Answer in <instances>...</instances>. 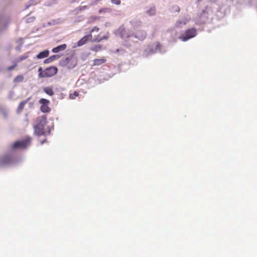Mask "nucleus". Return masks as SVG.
Here are the masks:
<instances>
[{"mask_svg": "<svg viewBox=\"0 0 257 257\" xmlns=\"http://www.w3.org/2000/svg\"><path fill=\"white\" fill-rule=\"evenodd\" d=\"M177 11L178 12H179V8L177 7Z\"/></svg>", "mask_w": 257, "mask_h": 257, "instance_id": "obj_29", "label": "nucleus"}, {"mask_svg": "<svg viewBox=\"0 0 257 257\" xmlns=\"http://www.w3.org/2000/svg\"><path fill=\"white\" fill-rule=\"evenodd\" d=\"M147 13L150 15L153 16L155 14V7H151L148 11Z\"/></svg>", "mask_w": 257, "mask_h": 257, "instance_id": "obj_19", "label": "nucleus"}, {"mask_svg": "<svg viewBox=\"0 0 257 257\" xmlns=\"http://www.w3.org/2000/svg\"><path fill=\"white\" fill-rule=\"evenodd\" d=\"M59 58V56L58 55H52L50 56L49 58L46 59L44 62L45 63L52 62L56 59H58Z\"/></svg>", "mask_w": 257, "mask_h": 257, "instance_id": "obj_17", "label": "nucleus"}, {"mask_svg": "<svg viewBox=\"0 0 257 257\" xmlns=\"http://www.w3.org/2000/svg\"><path fill=\"white\" fill-rule=\"evenodd\" d=\"M67 48V45L65 44H63L62 45H60L54 48L52 52L54 53H58L60 51H63L65 50Z\"/></svg>", "mask_w": 257, "mask_h": 257, "instance_id": "obj_11", "label": "nucleus"}, {"mask_svg": "<svg viewBox=\"0 0 257 257\" xmlns=\"http://www.w3.org/2000/svg\"><path fill=\"white\" fill-rule=\"evenodd\" d=\"M43 91L48 95L52 96L54 94V91L52 88L50 87H45L43 88Z\"/></svg>", "mask_w": 257, "mask_h": 257, "instance_id": "obj_16", "label": "nucleus"}, {"mask_svg": "<svg viewBox=\"0 0 257 257\" xmlns=\"http://www.w3.org/2000/svg\"><path fill=\"white\" fill-rule=\"evenodd\" d=\"M39 103L41 104L40 110L44 113H48L51 111V108L49 106L50 101L45 98H41L39 100Z\"/></svg>", "mask_w": 257, "mask_h": 257, "instance_id": "obj_6", "label": "nucleus"}, {"mask_svg": "<svg viewBox=\"0 0 257 257\" xmlns=\"http://www.w3.org/2000/svg\"><path fill=\"white\" fill-rule=\"evenodd\" d=\"M106 59L105 58H102L100 59H95L93 61L92 66H99L105 63Z\"/></svg>", "mask_w": 257, "mask_h": 257, "instance_id": "obj_12", "label": "nucleus"}, {"mask_svg": "<svg viewBox=\"0 0 257 257\" xmlns=\"http://www.w3.org/2000/svg\"><path fill=\"white\" fill-rule=\"evenodd\" d=\"M79 95L78 93L76 91H75L73 93L70 94L69 95V97L72 99H75L76 97L78 96Z\"/></svg>", "mask_w": 257, "mask_h": 257, "instance_id": "obj_22", "label": "nucleus"}, {"mask_svg": "<svg viewBox=\"0 0 257 257\" xmlns=\"http://www.w3.org/2000/svg\"><path fill=\"white\" fill-rule=\"evenodd\" d=\"M47 123L46 116H41L37 117L36 124L34 126L35 133L39 136L45 134L44 127Z\"/></svg>", "mask_w": 257, "mask_h": 257, "instance_id": "obj_1", "label": "nucleus"}, {"mask_svg": "<svg viewBox=\"0 0 257 257\" xmlns=\"http://www.w3.org/2000/svg\"><path fill=\"white\" fill-rule=\"evenodd\" d=\"M101 48H102L100 44H98V45H95L93 47H92L90 48V49H91V50H92L93 51L97 52L98 51L101 50Z\"/></svg>", "mask_w": 257, "mask_h": 257, "instance_id": "obj_18", "label": "nucleus"}, {"mask_svg": "<svg viewBox=\"0 0 257 257\" xmlns=\"http://www.w3.org/2000/svg\"><path fill=\"white\" fill-rule=\"evenodd\" d=\"M196 34V30L195 28L189 29L185 31L184 35L180 36L179 39L185 42L195 37Z\"/></svg>", "mask_w": 257, "mask_h": 257, "instance_id": "obj_5", "label": "nucleus"}, {"mask_svg": "<svg viewBox=\"0 0 257 257\" xmlns=\"http://www.w3.org/2000/svg\"><path fill=\"white\" fill-rule=\"evenodd\" d=\"M92 37L91 34H89L87 36H84L83 38H82L77 43V45L78 47H80L83 46V45L85 44L88 40L91 38Z\"/></svg>", "mask_w": 257, "mask_h": 257, "instance_id": "obj_10", "label": "nucleus"}, {"mask_svg": "<svg viewBox=\"0 0 257 257\" xmlns=\"http://www.w3.org/2000/svg\"><path fill=\"white\" fill-rule=\"evenodd\" d=\"M16 66H17V64H15V65H13V66H12L9 67L8 68V69L9 70H12V69H13L15 67H16Z\"/></svg>", "mask_w": 257, "mask_h": 257, "instance_id": "obj_28", "label": "nucleus"}, {"mask_svg": "<svg viewBox=\"0 0 257 257\" xmlns=\"http://www.w3.org/2000/svg\"><path fill=\"white\" fill-rule=\"evenodd\" d=\"M119 34L121 38L125 40L133 36V34L131 35L128 31L124 29H120Z\"/></svg>", "mask_w": 257, "mask_h": 257, "instance_id": "obj_8", "label": "nucleus"}, {"mask_svg": "<svg viewBox=\"0 0 257 257\" xmlns=\"http://www.w3.org/2000/svg\"><path fill=\"white\" fill-rule=\"evenodd\" d=\"M186 24V22H182L181 21H178L176 24H175V27L176 28H181V26L183 25H185Z\"/></svg>", "mask_w": 257, "mask_h": 257, "instance_id": "obj_20", "label": "nucleus"}, {"mask_svg": "<svg viewBox=\"0 0 257 257\" xmlns=\"http://www.w3.org/2000/svg\"><path fill=\"white\" fill-rule=\"evenodd\" d=\"M146 33L143 30H138L136 32L134 37L140 40H144L146 37Z\"/></svg>", "mask_w": 257, "mask_h": 257, "instance_id": "obj_9", "label": "nucleus"}, {"mask_svg": "<svg viewBox=\"0 0 257 257\" xmlns=\"http://www.w3.org/2000/svg\"><path fill=\"white\" fill-rule=\"evenodd\" d=\"M30 99V98H27L26 100H25L23 101H22L19 105L18 108H17V112L20 113L22 112V111L23 110L25 105L27 103L28 101Z\"/></svg>", "mask_w": 257, "mask_h": 257, "instance_id": "obj_13", "label": "nucleus"}, {"mask_svg": "<svg viewBox=\"0 0 257 257\" xmlns=\"http://www.w3.org/2000/svg\"><path fill=\"white\" fill-rule=\"evenodd\" d=\"M108 38V33L106 34H103L102 32H100L98 35L95 36L93 42H99L103 40H106Z\"/></svg>", "mask_w": 257, "mask_h": 257, "instance_id": "obj_7", "label": "nucleus"}, {"mask_svg": "<svg viewBox=\"0 0 257 257\" xmlns=\"http://www.w3.org/2000/svg\"><path fill=\"white\" fill-rule=\"evenodd\" d=\"M24 79V77L22 75H19L17 76L15 79H14V82H18L22 81Z\"/></svg>", "mask_w": 257, "mask_h": 257, "instance_id": "obj_21", "label": "nucleus"}, {"mask_svg": "<svg viewBox=\"0 0 257 257\" xmlns=\"http://www.w3.org/2000/svg\"><path fill=\"white\" fill-rule=\"evenodd\" d=\"M77 63V59L74 56L63 59L59 61V64L61 66L66 67L68 69L73 68Z\"/></svg>", "mask_w": 257, "mask_h": 257, "instance_id": "obj_3", "label": "nucleus"}, {"mask_svg": "<svg viewBox=\"0 0 257 257\" xmlns=\"http://www.w3.org/2000/svg\"><path fill=\"white\" fill-rule=\"evenodd\" d=\"M28 57V56H27V55L21 56L19 59V61H22L27 59Z\"/></svg>", "mask_w": 257, "mask_h": 257, "instance_id": "obj_27", "label": "nucleus"}, {"mask_svg": "<svg viewBox=\"0 0 257 257\" xmlns=\"http://www.w3.org/2000/svg\"><path fill=\"white\" fill-rule=\"evenodd\" d=\"M86 8H87L86 6L79 7V8H78L76 9V11H77V12H78L79 11H83V10L86 9Z\"/></svg>", "mask_w": 257, "mask_h": 257, "instance_id": "obj_25", "label": "nucleus"}, {"mask_svg": "<svg viewBox=\"0 0 257 257\" xmlns=\"http://www.w3.org/2000/svg\"><path fill=\"white\" fill-rule=\"evenodd\" d=\"M12 161L11 158L10 156H6L3 158L0 161V165H4L6 164H9L11 163Z\"/></svg>", "mask_w": 257, "mask_h": 257, "instance_id": "obj_14", "label": "nucleus"}, {"mask_svg": "<svg viewBox=\"0 0 257 257\" xmlns=\"http://www.w3.org/2000/svg\"><path fill=\"white\" fill-rule=\"evenodd\" d=\"M109 11V9L108 8H104L102 9L99 11V13L101 14V13H106Z\"/></svg>", "mask_w": 257, "mask_h": 257, "instance_id": "obj_24", "label": "nucleus"}, {"mask_svg": "<svg viewBox=\"0 0 257 257\" xmlns=\"http://www.w3.org/2000/svg\"><path fill=\"white\" fill-rule=\"evenodd\" d=\"M31 139L30 137H27L25 139L15 142L13 145V148L25 149L30 145Z\"/></svg>", "mask_w": 257, "mask_h": 257, "instance_id": "obj_4", "label": "nucleus"}, {"mask_svg": "<svg viewBox=\"0 0 257 257\" xmlns=\"http://www.w3.org/2000/svg\"><path fill=\"white\" fill-rule=\"evenodd\" d=\"M99 31V28L97 27H94L90 31V33H92L94 32H98Z\"/></svg>", "mask_w": 257, "mask_h": 257, "instance_id": "obj_26", "label": "nucleus"}, {"mask_svg": "<svg viewBox=\"0 0 257 257\" xmlns=\"http://www.w3.org/2000/svg\"><path fill=\"white\" fill-rule=\"evenodd\" d=\"M58 71L57 67L55 66H51L46 68L44 71L42 67H40L38 69L39 77L40 78L50 77L55 75Z\"/></svg>", "mask_w": 257, "mask_h": 257, "instance_id": "obj_2", "label": "nucleus"}, {"mask_svg": "<svg viewBox=\"0 0 257 257\" xmlns=\"http://www.w3.org/2000/svg\"><path fill=\"white\" fill-rule=\"evenodd\" d=\"M111 3L115 5H119L121 1L120 0H111Z\"/></svg>", "mask_w": 257, "mask_h": 257, "instance_id": "obj_23", "label": "nucleus"}, {"mask_svg": "<svg viewBox=\"0 0 257 257\" xmlns=\"http://www.w3.org/2000/svg\"><path fill=\"white\" fill-rule=\"evenodd\" d=\"M49 54V52L48 50H45L44 51L41 52L37 55V58L40 59L46 58L48 56Z\"/></svg>", "mask_w": 257, "mask_h": 257, "instance_id": "obj_15", "label": "nucleus"}]
</instances>
